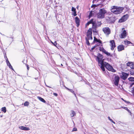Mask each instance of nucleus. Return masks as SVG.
Returning <instances> with one entry per match:
<instances>
[{"label":"nucleus","instance_id":"16","mask_svg":"<svg viewBox=\"0 0 134 134\" xmlns=\"http://www.w3.org/2000/svg\"><path fill=\"white\" fill-rule=\"evenodd\" d=\"M95 42H98L99 43L101 44L102 43V41L100 40L97 39L95 37H94V39L93 43H94Z\"/></svg>","mask_w":134,"mask_h":134},{"label":"nucleus","instance_id":"7","mask_svg":"<svg viewBox=\"0 0 134 134\" xmlns=\"http://www.w3.org/2000/svg\"><path fill=\"white\" fill-rule=\"evenodd\" d=\"M129 17V15L126 14L124 15L119 20V22L122 23L125 21Z\"/></svg>","mask_w":134,"mask_h":134},{"label":"nucleus","instance_id":"12","mask_svg":"<svg viewBox=\"0 0 134 134\" xmlns=\"http://www.w3.org/2000/svg\"><path fill=\"white\" fill-rule=\"evenodd\" d=\"M19 129L21 130L25 131H28L30 130V129L29 127H25L23 126H19Z\"/></svg>","mask_w":134,"mask_h":134},{"label":"nucleus","instance_id":"57","mask_svg":"<svg viewBox=\"0 0 134 134\" xmlns=\"http://www.w3.org/2000/svg\"><path fill=\"white\" fill-rule=\"evenodd\" d=\"M124 29V28H123V29H122V30H123V29Z\"/></svg>","mask_w":134,"mask_h":134},{"label":"nucleus","instance_id":"6","mask_svg":"<svg viewBox=\"0 0 134 134\" xmlns=\"http://www.w3.org/2000/svg\"><path fill=\"white\" fill-rule=\"evenodd\" d=\"M102 31L106 35H108L110 33V30L108 27H103Z\"/></svg>","mask_w":134,"mask_h":134},{"label":"nucleus","instance_id":"29","mask_svg":"<svg viewBox=\"0 0 134 134\" xmlns=\"http://www.w3.org/2000/svg\"><path fill=\"white\" fill-rule=\"evenodd\" d=\"M87 37H86V38H87V39L88 40H92V35H90L87 36Z\"/></svg>","mask_w":134,"mask_h":134},{"label":"nucleus","instance_id":"35","mask_svg":"<svg viewBox=\"0 0 134 134\" xmlns=\"http://www.w3.org/2000/svg\"><path fill=\"white\" fill-rule=\"evenodd\" d=\"M72 15H73L74 16H75L77 15L76 11L74 12H73L72 13Z\"/></svg>","mask_w":134,"mask_h":134},{"label":"nucleus","instance_id":"39","mask_svg":"<svg viewBox=\"0 0 134 134\" xmlns=\"http://www.w3.org/2000/svg\"><path fill=\"white\" fill-rule=\"evenodd\" d=\"M53 44L55 46H56V47H57V43L55 41L53 43Z\"/></svg>","mask_w":134,"mask_h":134},{"label":"nucleus","instance_id":"13","mask_svg":"<svg viewBox=\"0 0 134 134\" xmlns=\"http://www.w3.org/2000/svg\"><path fill=\"white\" fill-rule=\"evenodd\" d=\"M127 66H129L132 69H134V64L132 62L129 63H127Z\"/></svg>","mask_w":134,"mask_h":134},{"label":"nucleus","instance_id":"5","mask_svg":"<svg viewBox=\"0 0 134 134\" xmlns=\"http://www.w3.org/2000/svg\"><path fill=\"white\" fill-rule=\"evenodd\" d=\"M106 19L107 22L108 23L110 24L114 23L115 20V19L114 17L113 16L110 17H107Z\"/></svg>","mask_w":134,"mask_h":134},{"label":"nucleus","instance_id":"55","mask_svg":"<svg viewBox=\"0 0 134 134\" xmlns=\"http://www.w3.org/2000/svg\"><path fill=\"white\" fill-rule=\"evenodd\" d=\"M46 86L47 87H49V86H47L46 85Z\"/></svg>","mask_w":134,"mask_h":134},{"label":"nucleus","instance_id":"18","mask_svg":"<svg viewBox=\"0 0 134 134\" xmlns=\"http://www.w3.org/2000/svg\"><path fill=\"white\" fill-rule=\"evenodd\" d=\"M102 23L100 21H98L97 22L95 21L94 25L97 27L100 26L101 25Z\"/></svg>","mask_w":134,"mask_h":134},{"label":"nucleus","instance_id":"31","mask_svg":"<svg viewBox=\"0 0 134 134\" xmlns=\"http://www.w3.org/2000/svg\"><path fill=\"white\" fill-rule=\"evenodd\" d=\"M69 91L71 92L72 93H73L74 95V96H75L76 97V94L75 93H74V91H73L72 90V89H70Z\"/></svg>","mask_w":134,"mask_h":134},{"label":"nucleus","instance_id":"49","mask_svg":"<svg viewBox=\"0 0 134 134\" xmlns=\"http://www.w3.org/2000/svg\"><path fill=\"white\" fill-rule=\"evenodd\" d=\"M27 69L28 70H29V68L28 66V65H27Z\"/></svg>","mask_w":134,"mask_h":134},{"label":"nucleus","instance_id":"44","mask_svg":"<svg viewBox=\"0 0 134 134\" xmlns=\"http://www.w3.org/2000/svg\"><path fill=\"white\" fill-rule=\"evenodd\" d=\"M122 108H123L124 109H125L127 110H128V108H127L126 107H122Z\"/></svg>","mask_w":134,"mask_h":134},{"label":"nucleus","instance_id":"51","mask_svg":"<svg viewBox=\"0 0 134 134\" xmlns=\"http://www.w3.org/2000/svg\"><path fill=\"white\" fill-rule=\"evenodd\" d=\"M108 119H109H109H110V117H109V116H108Z\"/></svg>","mask_w":134,"mask_h":134},{"label":"nucleus","instance_id":"9","mask_svg":"<svg viewBox=\"0 0 134 134\" xmlns=\"http://www.w3.org/2000/svg\"><path fill=\"white\" fill-rule=\"evenodd\" d=\"M110 43L111 44L110 46L111 50H113L114 48L115 47V44L114 40H111L110 41Z\"/></svg>","mask_w":134,"mask_h":134},{"label":"nucleus","instance_id":"24","mask_svg":"<svg viewBox=\"0 0 134 134\" xmlns=\"http://www.w3.org/2000/svg\"><path fill=\"white\" fill-rule=\"evenodd\" d=\"M128 79L130 81L134 82V77H130Z\"/></svg>","mask_w":134,"mask_h":134},{"label":"nucleus","instance_id":"1","mask_svg":"<svg viewBox=\"0 0 134 134\" xmlns=\"http://www.w3.org/2000/svg\"><path fill=\"white\" fill-rule=\"evenodd\" d=\"M97 57L96 60L98 62V65L100 66L101 69L102 70L103 73H105V68L103 66V65L105 64L106 62H104V59H103V56L100 53H98Z\"/></svg>","mask_w":134,"mask_h":134},{"label":"nucleus","instance_id":"8","mask_svg":"<svg viewBox=\"0 0 134 134\" xmlns=\"http://www.w3.org/2000/svg\"><path fill=\"white\" fill-rule=\"evenodd\" d=\"M120 78L118 76H116L115 78L114 84L116 86H118L119 81Z\"/></svg>","mask_w":134,"mask_h":134},{"label":"nucleus","instance_id":"2","mask_svg":"<svg viewBox=\"0 0 134 134\" xmlns=\"http://www.w3.org/2000/svg\"><path fill=\"white\" fill-rule=\"evenodd\" d=\"M111 9V12L115 14H118L121 13L124 8L122 7H118L115 6H113Z\"/></svg>","mask_w":134,"mask_h":134},{"label":"nucleus","instance_id":"56","mask_svg":"<svg viewBox=\"0 0 134 134\" xmlns=\"http://www.w3.org/2000/svg\"><path fill=\"white\" fill-rule=\"evenodd\" d=\"M73 123L75 125V124H74V122L73 121Z\"/></svg>","mask_w":134,"mask_h":134},{"label":"nucleus","instance_id":"47","mask_svg":"<svg viewBox=\"0 0 134 134\" xmlns=\"http://www.w3.org/2000/svg\"><path fill=\"white\" fill-rule=\"evenodd\" d=\"M1 7L3 8H4V9H5L7 8L6 7H3V6H2Z\"/></svg>","mask_w":134,"mask_h":134},{"label":"nucleus","instance_id":"17","mask_svg":"<svg viewBox=\"0 0 134 134\" xmlns=\"http://www.w3.org/2000/svg\"><path fill=\"white\" fill-rule=\"evenodd\" d=\"M6 62L7 65L12 70H14V69L12 66L11 65L9 61L8 60H6Z\"/></svg>","mask_w":134,"mask_h":134},{"label":"nucleus","instance_id":"4","mask_svg":"<svg viewBox=\"0 0 134 134\" xmlns=\"http://www.w3.org/2000/svg\"><path fill=\"white\" fill-rule=\"evenodd\" d=\"M103 66L104 68L105 67L109 71L113 72H115L116 71V70L114 69L113 67L107 62H106L105 64V63L103 65Z\"/></svg>","mask_w":134,"mask_h":134},{"label":"nucleus","instance_id":"36","mask_svg":"<svg viewBox=\"0 0 134 134\" xmlns=\"http://www.w3.org/2000/svg\"><path fill=\"white\" fill-rule=\"evenodd\" d=\"M125 43L126 44H129L130 43V42L128 41H125Z\"/></svg>","mask_w":134,"mask_h":134},{"label":"nucleus","instance_id":"30","mask_svg":"<svg viewBox=\"0 0 134 134\" xmlns=\"http://www.w3.org/2000/svg\"><path fill=\"white\" fill-rule=\"evenodd\" d=\"M86 41V43L89 46L90 45V43L89 42L88 40L87 39V38H85Z\"/></svg>","mask_w":134,"mask_h":134},{"label":"nucleus","instance_id":"11","mask_svg":"<svg viewBox=\"0 0 134 134\" xmlns=\"http://www.w3.org/2000/svg\"><path fill=\"white\" fill-rule=\"evenodd\" d=\"M126 36V32L125 30H124L122 33L121 34V36L120 37L121 38H125Z\"/></svg>","mask_w":134,"mask_h":134},{"label":"nucleus","instance_id":"20","mask_svg":"<svg viewBox=\"0 0 134 134\" xmlns=\"http://www.w3.org/2000/svg\"><path fill=\"white\" fill-rule=\"evenodd\" d=\"M95 21H94V19H92L91 20H90L88 22L90 23V24H92V26H93V25H94V23L95 22Z\"/></svg>","mask_w":134,"mask_h":134},{"label":"nucleus","instance_id":"53","mask_svg":"<svg viewBox=\"0 0 134 134\" xmlns=\"http://www.w3.org/2000/svg\"><path fill=\"white\" fill-rule=\"evenodd\" d=\"M122 100H123V101H124V100L123 98H122Z\"/></svg>","mask_w":134,"mask_h":134},{"label":"nucleus","instance_id":"28","mask_svg":"<svg viewBox=\"0 0 134 134\" xmlns=\"http://www.w3.org/2000/svg\"><path fill=\"white\" fill-rule=\"evenodd\" d=\"M2 111L5 113L6 112V108L5 107H4L2 108Z\"/></svg>","mask_w":134,"mask_h":134},{"label":"nucleus","instance_id":"19","mask_svg":"<svg viewBox=\"0 0 134 134\" xmlns=\"http://www.w3.org/2000/svg\"><path fill=\"white\" fill-rule=\"evenodd\" d=\"M92 29L91 28H90L87 31V36L92 35Z\"/></svg>","mask_w":134,"mask_h":134},{"label":"nucleus","instance_id":"21","mask_svg":"<svg viewBox=\"0 0 134 134\" xmlns=\"http://www.w3.org/2000/svg\"><path fill=\"white\" fill-rule=\"evenodd\" d=\"M97 27L96 26L94 25L92 26V31L94 32H97L96 28Z\"/></svg>","mask_w":134,"mask_h":134},{"label":"nucleus","instance_id":"27","mask_svg":"<svg viewBox=\"0 0 134 134\" xmlns=\"http://www.w3.org/2000/svg\"><path fill=\"white\" fill-rule=\"evenodd\" d=\"M98 45H99V44H97V45H95L91 49V51L92 52H93L95 48Z\"/></svg>","mask_w":134,"mask_h":134},{"label":"nucleus","instance_id":"38","mask_svg":"<svg viewBox=\"0 0 134 134\" xmlns=\"http://www.w3.org/2000/svg\"><path fill=\"white\" fill-rule=\"evenodd\" d=\"M77 130V129L76 128H74L72 131V132H73L75 131H76Z\"/></svg>","mask_w":134,"mask_h":134},{"label":"nucleus","instance_id":"52","mask_svg":"<svg viewBox=\"0 0 134 134\" xmlns=\"http://www.w3.org/2000/svg\"><path fill=\"white\" fill-rule=\"evenodd\" d=\"M61 65L62 66H63V65L62 64H61Z\"/></svg>","mask_w":134,"mask_h":134},{"label":"nucleus","instance_id":"25","mask_svg":"<svg viewBox=\"0 0 134 134\" xmlns=\"http://www.w3.org/2000/svg\"><path fill=\"white\" fill-rule=\"evenodd\" d=\"M99 49L100 51H102L103 53L105 50L102 47H100Z\"/></svg>","mask_w":134,"mask_h":134},{"label":"nucleus","instance_id":"15","mask_svg":"<svg viewBox=\"0 0 134 134\" xmlns=\"http://www.w3.org/2000/svg\"><path fill=\"white\" fill-rule=\"evenodd\" d=\"M76 23L77 24V26H78L80 25V20L78 17L76 16L75 18Z\"/></svg>","mask_w":134,"mask_h":134},{"label":"nucleus","instance_id":"43","mask_svg":"<svg viewBox=\"0 0 134 134\" xmlns=\"http://www.w3.org/2000/svg\"><path fill=\"white\" fill-rule=\"evenodd\" d=\"M53 95L56 97L58 96V94L57 93H53Z\"/></svg>","mask_w":134,"mask_h":134},{"label":"nucleus","instance_id":"48","mask_svg":"<svg viewBox=\"0 0 134 134\" xmlns=\"http://www.w3.org/2000/svg\"><path fill=\"white\" fill-rule=\"evenodd\" d=\"M65 88L66 89L69 90L70 89L69 88H67V87H65Z\"/></svg>","mask_w":134,"mask_h":134},{"label":"nucleus","instance_id":"41","mask_svg":"<svg viewBox=\"0 0 134 134\" xmlns=\"http://www.w3.org/2000/svg\"><path fill=\"white\" fill-rule=\"evenodd\" d=\"M109 120H110L113 123L115 124V122L114 121L111 119H109Z\"/></svg>","mask_w":134,"mask_h":134},{"label":"nucleus","instance_id":"32","mask_svg":"<svg viewBox=\"0 0 134 134\" xmlns=\"http://www.w3.org/2000/svg\"><path fill=\"white\" fill-rule=\"evenodd\" d=\"M104 53L107 55L109 56L110 55V53L107 52L106 50L104 51Z\"/></svg>","mask_w":134,"mask_h":134},{"label":"nucleus","instance_id":"14","mask_svg":"<svg viewBox=\"0 0 134 134\" xmlns=\"http://www.w3.org/2000/svg\"><path fill=\"white\" fill-rule=\"evenodd\" d=\"M118 48L119 51H121L124 49V46L122 45H119L118 46Z\"/></svg>","mask_w":134,"mask_h":134},{"label":"nucleus","instance_id":"34","mask_svg":"<svg viewBox=\"0 0 134 134\" xmlns=\"http://www.w3.org/2000/svg\"><path fill=\"white\" fill-rule=\"evenodd\" d=\"M29 104V103L28 102H26L24 103V105L25 106H27Z\"/></svg>","mask_w":134,"mask_h":134},{"label":"nucleus","instance_id":"33","mask_svg":"<svg viewBox=\"0 0 134 134\" xmlns=\"http://www.w3.org/2000/svg\"><path fill=\"white\" fill-rule=\"evenodd\" d=\"M93 15V13L92 11H91L89 15V18H90Z\"/></svg>","mask_w":134,"mask_h":134},{"label":"nucleus","instance_id":"45","mask_svg":"<svg viewBox=\"0 0 134 134\" xmlns=\"http://www.w3.org/2000/svg\"><path fill=\"white\" fill-rule=\"evenodd\" d=\"M90 23H89V22H88L86 24V26H87L88 25H89Z\"/></svg>","mask_w":134,"mask_h":134},{"label":"nucleus","instance_id":"22","mask_svg":"<svg viewBox=\"0 0 134 134\" xmlns=\"http://www.w3.org/2000/svg\"><path fill=\"white\" fill-rule=\"evenodd\" d=\"M37 98L41 102L44 103H46V102L45 100L43 98H41V97H38Z\"/></svg>","mask_w":134,"mask_h":134},{"label":"nucleus","instance_id":"3","mask_svg":"<svg viewBox=\"0 0 134 134\" xmlns=\"http://www.w3.org/2000/svg\"><path fill=\"white\" fill-rule=\"evenodd\" d=\"M107 13V11L104 8L100 9L97 14L98 18L103 19L104 18L105 14Z\"/></svg>","mask_w":134,"mask_h":134},{"label":"nucleus","instance_id":"46","mask_svg":"<svg viewBox=\"0 0 134 134\" xmlns=\"http://www.w3.org/2000/svg\"><path fill=\"white\" fill-rule=\"evenodd\" d=\"M124 101L125 102H126L128 104V103H130V102H127L126 100H124Z\"/></svg>","mask_w":134,"mask_h":134},{"label":"nucleus","instance_id":"50","mask_svg":"<svg viewBox=\"0 0 134 134\" xmlns=\"http://www.w3.org/2000/svg\"><path fill=\"white\" fill-rule=\"evenodd\" d=\"M127 110V111L129 112H130L131 113V112L130 111V110H129L128 109V110Z\"/></svg>","mask_w":134,"mask_h":134},{"label":"nucleus","instance_id":"26","mask_svg":"<svg viewBox=\"0 0 134 134\" xmlns=\"http://www.w3.org/2000/svg\"><path fill=\"white\" fill-rule=\"evenodd\" d=\"M5 1H4L3 0H2L0 1V4L1 5V7L3 6L2 5L5 4Z\"/></svg>","mask_w":134,"mask_h":134},{"label":"nucleus","instance_id":"37","mask_svg":"<svg viewBox=\"0 0 134 134\" xmlns=\"http://www.w3.org/2000/svg\"><path fill=\"white\" fill-rule=\"evenodd\" d=\"M71 10L73 12L76 11V9L74 7H72V9H71Z\"/></svg>","mask_w":134,"mask_h":134},{"label":"nucleus","instance_id":"42","mask_svg":"<svg viewBox=\"0 0 134 134\" xmlns=\"http://www.w3.org/2000/svg\"><path fill=\"white\" fill-rule=\"evenodd\" d=\"M130 87H131L132 85H134V82H132L130 83Z\"/></svg>","mask_w":134,"mask_h":134},{"label":"nucleus","instance_id":"40","mask_svg":"<svg viewBox=\"0 0 134 134\" xmlns=\"http://www.w3.org/2000/svg\"><path fill=\"white\" fill-rule=\"evenodd\" d=\"M130 74L131 75H134V71H132L130 72Z\"/></svg>","mask_w":134,"mask_h":134},{"label":"nucleus","instance_id":"23","mask_svg":"<svg viewBox=\"0 0 134 134\" xmlns=\"http://www.w3.org/2000/svg\"><path fill=\"white\" fill-rule=\"evenodd\" d=\"M71 113L70 114V115L71 117H73L76 114L75 112L74 111L72 110L71 111Z\"/></svg>","mask_w":134,"mask_h":134},{"label":"nucleus","instance_id":"10","mask_svg":"<svg viewBox=\"0 0 134 134\" xmlns=\"http://www.w3.org/2000/svg\"><path fill=\"white\" fill-rule=\"evenodd\" d=\"M129 76L128 74L125 72H123L122 74V75L121 76V78L124 80H126Z\"/></svg>","mask_w":134,"mask_h":134},{"label":"nucleus","instance_id":"54","mask_svg":"<svg viewBox=\"0 0 134 134\" xmlns=\"http://www.w3.org/2000/svg\"><path fill=\"white\" fill-rule=\"evenodd\" d=\"M51 42V43H52L53 44V42H52V41Z\"/></svg>","mask_w":134,"mask_h":134}]
</instances>
